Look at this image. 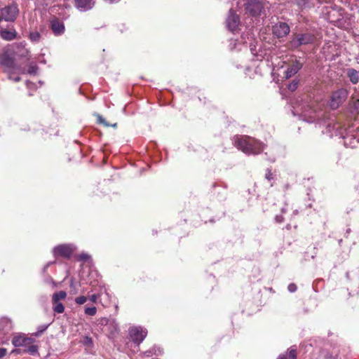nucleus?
<instances>
[{
    "instance_id": "38",
    "label": "nucleus",
    "mask_w": 359,
    "mask_h": 359,
    "mask_svg": "<svg viewBox=\"0 0 359 359\" xmlns=\"http://www.w3.org/2000/svg\"><path fill=\"white\" fill-rule=\"evenodd\" d=\"M266 178L269 181L273 178V173L270 170H267V172L266 173Z\"/></svg>"
},
{
    "instance_id": "32",
    "label": "nucleus",
    "mask_w": 359,
    "mask_h": 359,
    "mask_svg": "<svg viewBox=\"0 0 359 359\" xmlns=\"http://www.w3.org/2000/svg\"><path fill=\"white\" fill-rule=\"evenodd\" d=\"M8 77L10 80H13L15 82H19L21 80L20 76H13V70H7Z\"/></svg>"
},
{
    "instance_id": "10",
    "label": "nucleus",
    "mask_w": 359,
    "mask_h": 359,
    "mask_svg": "<svg viewBox=\"0 0 359 359\" xmlns=\"http://www.w3.org/2000/svg\"><path fill=\"white\" fill-rule=\"evenodd\" d=\"M240 24V18L237 14L234 13L232 9L229 10V15L226 19V27L231 31L234 32L238 28Z\"/></svg>"
},
{
    "instance_id": "33",
    "label": "nucleus",
    "mask_w": 359,
    "mask_h": 359,
    "mask_svg": "<svg viewBox=\"0 0 359 359\" xmlns=\"http://www.w3.org/2000/svg\"><path fill=\"white\" fill-rule=\"evenodd\" d=\"M299 85V81L297 80H293L291 83H290L287 86V88L290 91H294Z\"/></svg>"
},
{
    "instance_id": "40",
    "label": "nucleus",
    "mask_w": 359,
    "mask_h": 359,
    "mask_svg": "<svg viewBox=\"0 0 359 359\" xmlns=\"http://www.w3.org/2000/svg\"><path fill=\"white\" fill-rule=\"evenodd\" d=\"M7 352L6 348H0V358H3L6 355Z\"/></svg>"
},
{
    "instance_id": "30",
    "label": "nucleus",
    "mask_w": 359,
    "mask_h": 359,
    "mask_svg": "<svg viewBox=\"0 0 359 359\" xmlns=\"http://www.w3.org/2000/svg\"><path fill=\"white\" fill-rule=\"evenodd\" d=\"M38 66L36 64L30 65L27 69V73L31 75H35L38 71Z\"/></svg>"
},
{
    "instance_id": "45",
    "label": "nucleus",
    "mask_w": 359,
    "mask_h": 359,
    "mask_svg": "<svg viewBox=\"0 0 359 359\" xmlns=\"http://www.w3.org/2000/svg\"><path fill=\"white\" fill-rule=\"evenodd\" d=\"M116 125H117L116 123H114V124H113V125H112V126H113V127H116Z\"/></svg>"
},
{
    "instance_id": "3",
    "label": "nucleus",
    "mask_w": 359,
    "mask_h": 359,
    "mask_svg": "<svg viewBox=\"0 0 359 359\" xmlns=\"http://www.w3.org/2000/svg\"><path fill=\"white\" fill-rule=\"evenodd\" d=\"M268 4L259 0H249L245 4V10L247 13L253 17L266 15V9H268Z\"/></svg>"
},
{
    "instance_id": "29",
    "label": "nucleus",
    "mask_w": 359,
    "mask_h": 359,
    "mask_svg": "<svg viewBox=\"0 0 359 359\" xmlns=\"http://www.w3.org/2000/svg\"><path fill=\"white\" fill-rule=\"evenodd\" d=\"M40 37L41 34L38 32H33L29 34V39L32 42H38Z\"/></svg>"
},
{
    "instance_id": "14",
    "label": "nucleus",
    "mask_w": 359,
    "mask_h": 359,
    "mask_svg": "<svg viewBox=\"0 0 359 359\" xmlns=\"http://www.w3.org/2000/svg\"><path fill=\"white\" fill-rule=\"evenodd\" d=\"M302 67V64L299 60L293 61L284 72L285 79H290L295 75Z\"/></svg>"
},
{
    "instance_id": "28",
    "label": "nucleus",
    "mask_w": 359,
    "mask_h": 359,
    "mask_svg": "<svg viewBox=\"0 0 359 359\" xmlns=\"http://www.w3.org/2000/svg\"><path fill=\"white\" fill-rule=\"evenodd\" d=\"M112 319H109L107 318L103 317L98 319V325L102 327H109V323Z\"/></svg>"
},
{
    "instance_id": "11",
    "label": "nucleus",
    "mask_w": 359,
    "mask_h": 359,
    "mask_svg": "<svg viewBox=\"0 0 359 359\" xmlns=\"http://www.w3.org/2000/svg\"><path fill=\"white\" fill-rule=\"evenodd\" d=\"M50 27L55 36L61 35L65 31L64 22L55 17L50 21Z\"/></svg>"
},
{
    "instance_id": "2",
    "label": "nucleus",
    "mask_w": 359,
    "mask_h": 359,
    "mask_svg": "<svg viewBox=\"0 0 359 359\" xmlns=\"http://www.w3.org/2000/svg\"><path fill=\"white\" fill-rule=\"evenodd\" d=\"M344 129L339 123L333 121L326 124L325 130L323 133L327 134L330 137L339 136L344 140V144L346 147L355 148L359 144V138L355 137L353 135H344Z\"/></svg>"
},
{
    "instance_id": "25",
    "label": "nucleus",
    "mask_w": 359,
    "mask_h": 359,
    "mask_svg": "<svg viewBox=\"0 0 359 359\" xmlns=\"http://www.w3.org/2000/svg\"><path fill=\"white\" fill-rule=\"evenodd\" d=\"M81 343L83 344V345H84L87 348H93V339L89 336L83 337L81 340Z\"/></svg>"
},
{
    "instance_id": "1",
    "label": "nucleus",
    "mask_w": 359,
    "mask_h": 359,
    "mask_svg": "<svg viewBox=\"0 0 359 359\" xmlns=\"http://www.w3.org/2000/svg\"><path fill=\"white\" fill-rule=\"evenodd\" d=\"M233 144L236 148L248 155L258 154L264 149V145L260 142L248 136L235 137Z\"/></svg>"
},
{
    "instance_id": "48",
    "label": "nucleus",
    "mask_w": 359,
    "mask_h": 359,
    "mask_svg": "<svg viewBox=\"0 0 359 359\" xmlns=\"http://www.w3.org/2000/svg\"><path fill=\"white\" fill-rule=\"evenodd\" d=\"M302 1H304V4H306V1H305V0H302Z\"/></svg>"
},
{
    "instance_id": "46",
    "label": "nucleus",
    "mask_w": 359,
    "mask_h": 359,
    "mask_svg": "<svg viewBox=\"0 0 359 359\" xmlns=\"http://www.w3.org/2000/svg\"><path fill=\"white\" fill-rule=\"evenodd\" d=\"M2 19H3V18H2V16H1V17H0V21H1Z\"/></svg>"
},
{
    "instance_id": "19",
    "label": "nucleus",
    "mask_w": 359,
    "mask_h": 359,
    "mask_svg": "<svg viewBox=\"0 0 359 359\" xmlns=\"http://www.w3.org/2000/svg\"><path fill=\"white\" fill-rule=\"evenodd\" d=\"M53 252L55 257L57 256L67 257V245H60L55 247Z\"/></svg>"
},
{
    "instance_id": "4",
    "label": "nucleus",
    "mask_w": 359,
    "mask_h": 359,
    "mask_svg": "<svg viewBox=\"0 0 359 359\" xmlns=\"http://www.w3.org/2000/svg\"><path fill=\"white\" fill-rule=\"evenodd\" d=\"M314 41V36L311 33L293 34L288 44L290 48L297 49L301 46L311 44Z\"/></svg>"
},
{
    "instance_id": "13",
    "label": "nucleus",
    "mask_w": 359,
    "mask_h": 359,
    "mask_svg": "<svg viewBox=\"0 0 359 359\" xmlns=\"http://www.w3.org/2000/svg\"><path fill=\"white\" fill-rule=\"evenodd\" d=\"M32 343V339L27 337L25 334H18L12 339V344L15 347L27 346Z\"/></svg>"
},
{
    "instance_id": "39",
    "label": "nucleus",
    "mask_w": 359,
    "mask_h": 359,
    "mask_svg": "<svg viewBox=\"0 0 359 359\" xmlns=\"http://www.w3.org/2000/svg\"><path fill=\"white\" fill-rule=\"evenodd\" d=\"M275 221L277 223H282L283 222V217L282 215H276L275 217Z\"/></svg>"
},
{
    "instance_id": "20",
    "label": "nucleus",
    "mask_w": 359,
    "mask_h": 359,
    "mask_svg": "<svg viewBox=\"0 0 359 359\" xmlns=\"http://www.w3.org/2000/svg\"><path fill=\"white\" fill-rule=\"evenodd\" d=\"M106 331L109 332V337H114L118 332V325L116 321L112 319L109 327L106 328Z\"/></svg>"
},
{
    "instance_id": "16",
    "label": "nucleus",
    "mask_w": 359,
    "mask_h": 359,
    "mask_svg": "<svg viewBox=\"0 0 359 359\" xmlns=\"http://www.w3.org/2000/svg\"><path fill=\"white\" fill-rule=\"evenodd\" d=\"M13 329L12 321L10 318L3 317L0 319V332L8 333Z\"/></svg>"
},
{
    "instance_id": "44",
    "label": "nucleus",
    "mask_w": 359,
    "mask_h": 359,
    "mask_svg": "<svg viewBox=\"0 0 359 359\" xmlns=\"http://www.w3.org/2000/svg\"><path fill=\"white\" fill-rule=\"evenodd\" d=\"M270 161H271V162H274V161H275V158H270Z\"/></svg>"
},
{
    "instance_id": "26",
    "label": "nucleus",
    "mask_w": 359,
    "mask_h": 359,
    "mask_svg": "<svg viewBox=\"0 0 359 359\" xmlns=\"http://www.w3.org/2000/svg\"><path fill=\"white\" fill-rule=\"evenodd\" d=\"M76 257L78 261L82 262H88L90 261V256L86 252H82L80 255H76Z\"/></svg>"
},
{
    "instance_id": "15",
    "label": "nucleus",
    "mask_w": 359,
    "mask_h": 359,
    "mask_svg": "<svg viewBox=\"0 0 359 359\" xmlns=\"http://www.w3.org/2000/svg\"><path fill=\"white\" fill-rule=\"evenodd\" d=\"M0 64L8 68V70H13L16 68L14 59L8 54H4L0 57Z\"/></svg>"
},
{
    "instance_id": "12",
    "label": "nucleus",
    "mask_w": 359,
    "mask_h": 359,
    "mask_svg": "<svg viewBox=\"0 0 359 359\" xmlns=\"http://www.w3.org/2000/svg\"><path fill=\"white\" fill-rule=\"evenodd\" d=\"M95 0H74V7L81 12L91 10L95 6Z\"/></svg>"
},
{
    "instance_id": "36",
    "label": "nucleus",
    "mask_w": 359,
    "mask_h": 359,
    "mask_svg": "<svg viewBox=\"0 0 359 359\" xmlns=\"http://www.w3.org/2000/svg\"><path fill=\"white\" fill-rule=\"evenodd\" d=\"M96 116L97 118V122L99 123L102 124L107 127L109 126V124L105 121V119L102 116H100V114H97Z\"/></svg>"
},
{
    "instance_id": "5",
    "label": "nucleus",
    "mask_w": 359,
    "mask_h": 359,
    "mask_svg": "<svg viewBox=\"0 0 359 359\" xmlns=\"http://www.w3.org/2000/svg\"><path fill=\"white\" fill-rule=\"evenodd\" d=\"M1 14L3 20L6 22H13L19 14L18 6L15 2L1 8Z\"/></svg>"
},
{
    "instance_id": "8",
    "label": "nucleus",
    "mask_w": 359,
    "mask_h": 359,
    "mask_svg": "<svg viewBox=\"0 0 359 359\" xmlns=\"http://www.w3.org/2000/svg\"><path fill=\"white\" fill-rule=\"evenodd\" d=\"M272 32L278 39H282L289 34L290 27L286 22H278L272 27Z\"/></svg>"
},
{
    "instance_id": "18",
    "label": "nucleus",
    "mask_w": 359,
    "mask_h": 359,
    "mask_svg": "<svg viewBox=\"0 0 359 359\" xmlns=\"http://www.w3.org/2000/svg\"><path fill=\"white\" fill-rule=\"evenodd\" d=\"M0 36L6 41H12L17 38V32L15 29H3L0 31Z\"/></svg>"
},
{
    "instance_id": "47",
    "label": "nucleus",
    "mask_w": 359,
    "mask_h": 359,
    "mask_svg": "<svg viewBox=\"0 0 359 359\" xmlns=\"http://www.w3.org/2000/svg\"><path fill=\"white\" fill-rule=\"evenodd\" d=\"M302 1H304V4H306V1H305V0H302Z\"/></svg>"
},
{
    "instance_id": "41",
    "label": "nucleus",
    "mask_w": 359,
    "mask_h": 359,
    "mask_svg": "<svg viewBox=\"0 0 359 359\" xmlns=\"http://www.w3.org/2000/svg\"><path fill=\"white\" fill-rule=\"evenodd\" d=\"M68 249H69V257L71 254H72L74 250H75V247L73 245L69 244Z\"/></svg>"
},
{
    "instance_id": "43",
    "label": "nucleus",
    "mask_w": 359,
    "mask_h": 359,
    "mask_svg": "<svg viewBox=\"0 0 359 359\" xmlns=\"http://www.w3.org/2000/svg\"><path fill=\"white\" fill-rule=\"evenodd\" d=\"M286 211H287V210H286V209H285V208H283L281 209V212H282V213H285V212H286Z\"/></svg>"
},
{
    "instance_id": "37",
    "label": "nucleus",
    "mask_w": 359,
    "mask_h": 359,
    "mask_svg": "<svg viewBox=\"0 0 359 359\" xmlns=\"http://www.w3.org/2000/svg\"><path fill=\"white\" fill-rule=\"evenodd\" d=\"M287 289L290 292H294L297 290V286L294 283H290L288 287H287Z\"/></svg>"
},
{
    "instance_id": "21",
    "label": "nucleus",
    "mask_w": 359,
    "mask_h": 359,
    "mask_svg": "<svg viewBox=\"0 0 359 359\" xmlns=\"http://www.w3.org/2000/svg\"><path fill=\"white\" fill-rule=\"evenodd\" d=\"M347 76L350 81L353 83L356 84L359 81V72L354 69H348L347 70Z\"/></svg>"
},
{
    "instance_id": "23",
    "label": "nucleus",
    "mask_w": 359,
    "mask_h": 359,
    "mask_svg": "<svg viewBox=\"0 0 359 359\" xmlns=\"http://www.w3.org/2000/svg\"><path fill=\"white\" fill-rule=\"evenodd\" d=\"M161 353H162L161 349L160 348L154 346L151 349H150L147 351H145L144 353V355L147 357H150L152 355H161Z\"/></svg>"
},
{
    "instance_id": "27",
    "label": "nucleus",
    "mask_w": 359,
    "mask_h": 359,
    "mask_svg": "<svg viewBox=\"0 0 359 359\" xmlns=\"http://www.w3.org/2000/svg\"><path fill=\"white\" fill-rule=\"evenodd\" d=\"M50 325V323L39 325L37 327V331L35 333V336L38 337V336L41 335L42 333H43L47 330V328L49 327Z\"/></svg>"
},
{
    "instance_id": "6",
    "label": "nucleus",
    "mask_w": 359,
    "mask_h": 359,
    "mask_svg": "<svg viewBox=\"0 0 359 359\" xmlns=\"http://www.w3.org/2000/svg\"><path fill=\"white\" fill-rule=\"evenodd\" d=\"M348 92L344 88L339 89L332 93L330 100V107L335 109L338 108L347 98Z\"/></svg>"
},
{
    "instance_id": "7",
    "label": "nucleus",
    "mask_w": 359,
    "mask_h": 359,
    "mask_svg": "<svg viewBox=\"0 0 359 359\" xmlns=\"http://www.w3.org/2000/svg\"><path fill=\"white\" fill-rule=\"evenodd\" d=\"M147 334V331L141 327H133L129 330V335L131 340L140 345Z\"/></svg>"
},
{
    "instance_id": "31",
    "label": "nucleus",
    "mask_w": 359,
    "mask_h": 359,
    "mask_svg": "<svg viewBox=\"0 0 359 359\" xmlns=\"http://www.w3.org/2000/svg\"><path fill=\"white\" fill-rule=\"evenodd\" d=\"M88 300V297L86 296H79L74 299V302L78 305H82L85 304Z\"/></svg>"
},
{
    "instance_id": "35",
    "label": "nucleus",
    "mask_w": 359,
    "mask_h": 359,
    "mask_svg": "<svg viewBox=\"0 0 359 359\" xmlns=\"http://www.w3.org/2000/svg\"><path fill=\"white\" fill-rule=\"evenodd\" d=\"M100 298V294L99 293L93 294L89 296V300L93 303H97L98 299Z\"/></svg>"
},
{
    "instance_id": "22",
    "label": "nucleus",
    "mask_w": 359,
    "mask_h": 359,
    "mask_svg": "<svg viewBox=\"0 0 359 359\" xmlns=\"http://www.w3.org/2000/svg\"><path fill=\"white\" fill-rule=\"evenodd\" d=\"M278 359H297L296 349L291 347L286 354L280 355Z\"/></svg>"
},
{
    "instance_id": "9",
    "label": "nucleus",
    "mask_w": 359,
    "mask_h": 359,
    "mask_svg": "<svg viewBox=\"0 0 359 359\" xmlns=\"http://www.w3.org/2000/svg\"><path fill=\"white\" fill-rule=\"evenodd\" d=\"M67 293L65 291H60L53 294V311L57 313H62L65 311L63 304L60 302L66 297Z\"/></svg>"
},
{
    "instance_id": "42",
    "label": "nucleus",
    "mask_w": 359,
    "mask_h": 359,
    "mask_svg": "<svg viewBox=\"0 0 359 359\" xmlns=\"http://www.w3.org/2000/svg\"><path fill=\"white\" fill-rule=\"evenodd\" d=\"M53 263V262H48L45 266L43 268V272L45 273L46 271L47 270L48 267L52 264Z\"/></svg>"
},
{
    "instance_id": "34",
    "label": "nucleus",
    "mask_w": 359,
    "mask_h": 359,
    "mask_svg": "<svg viewBox=\"0 0 359 359\" xmlns=\"http://www.w3.org/2000/svg\"><path fill=\"white\" fill-rule=\"evenodd\" d=\"M358 107H359V100L355 101L353 104V106H352V114H353L354 115L355 114H357L358 113Z\"/></svg>"
},
{
    "instance_id": "17",
    "label": "nucleus",
    "mask_w": 359,
    "mask_h": 359,
    "mask_svg": "<svg viewBox=\"0 0 359 359\" xmlns=\"http://www.w3.org/2000/svg\"><path fill=\"white\" fill-rule=\"evenodd\" d=\"M27 348L21 350V349H14L11 351V353H15L18 354L20 353H29L30 355H34L38 353V346L34 344H30L29 345H27Z\"/></svg>"
},
{
    "instance_id": "24",
    "label": "nucleus",
    "mask_w": 359,
    "mask_h": 359,
    "mask_svg": "<svg viewBox=\"0 0 359 359\" xmlns=\"http://www.w3.org/2000/svg\"><path fill=\"white\" fill-rule=\"evenodd\" d=\"M97 308L95 306H86L84 309V313L88 316H94L97 313Z\"/></svg>"
}]
</instances>
